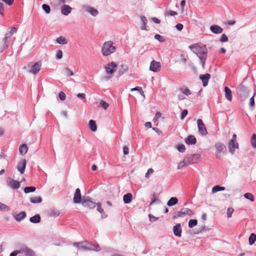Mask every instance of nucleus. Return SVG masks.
<instances>
[{"label":"nucleus","mask_w":256,"mask_h":256,"mask_svg":"<svg viewBox=\"0 0 256 256\" xmlns=\"http://www.w3.org/2000/svg\"><path fill=\"white\" fill-rule=\"evenodd\" d=\"M210 30L214 34H221L223 31L222 28L216 24H213L211 26L210 28Z\"/></svg>","instance_id":"dca6fc26"},{"label":"nucleus","mask_w":256,"mask_h":256,"mask_svg":"<svg viewBox=\"0 0 256 256\" xmlns=\"http://www.w3.org/2000/svg\"><path fill=\"white\" fill-rule=\"evenodd\" d=\"M189 48L199 58L204 66L207 57V49L206 46L196 44L190 46Z\"/></svg>","instance_id":"f257e3e1"},{"label":"nucleus","mask_w":256,"mask_h":256,"mask_svg":"<svg viewBox=\"0 0 256 256\" xmlns=\"http://www.w3.org/2000/svg\"><path fill=\"white\" fill-rule=\"evenodd\" d=\"M180 90L182 93H183L186 96H189L190 94H191L190 90L187 88H182L180 89Z\"/></svg>","instance_id":"de8ad7c7"},{"label":"nucleus","mask_w":256,"mask_h":256,"mask_svg":"<svg viewBox=\"0 0 256 256\" xmlns=\"http://www.w3.org/2000/svg\"><path fill=\"white\" fill-rule=\"evenodd\" d=\"M216 154L217 158H220L221 153H224L226 151L225 145L222 142H217L215 144Z\"/></svg>","instance_id":"0eeeda50"},{"label":"nucleus","mask_w":256,"mask_h":256,"mask_svg":"<svg viewBox=\"0 0 256 256\" xmlns=\"http://www.w3.org/2000/svg\"><path fill=\"white\" fill-rule=\"evenodd\" d=\"M178 202V199L176 197H172L167 202V206H172L176 205Z\"/></svg>","instance_id":"c85d7f7f"},{"label":"nucleus","mask_w":256,"mask_h":256,"mask_svg":"<svg viewBox=\"0 0 256 256\" xmlns=\"http://www.w3.org/2000/svg\"><path fill=\"white\" fill-rule=\"evenodd\" d=\"M248 240L249 244L250 245L254 244L256 240V234L254 233L251 234L249 237Z\"/></svg>","instance_id":"e433bc0d"},{"label":"nucleus","mask_w":256,"mask_h":256,"mask_svg":"<svg viewBox=\"0 0 256 256\" xmlns=\"http://www.w3.org/2000/svg\"><path fill=\"white\" fill-rule=\"evenodd\" d=\"M225 190V188L220 186H215L212 188V193H215L218 192L222 191Z\"/></svg>","instance_id":"f704fd0d"},{"label":"nucleus","mask_w":256,"mask_h":256,"mask_svg":"<svg viewBox=\"0 0 256 256\" xmlns=\"http://www.w3.org/2000/svg\"><path fill=\"white\" fill-rule=\"evenodd\" d=\"M128 70V67L126 66H122V70H120L119 73L120 74H122L124 72Z\"/></svg>","instance_id":"864d4df0"},{"label":"nucleus","mask_w":256,"mask_h":256,"mask_svg":"<svg viewBox=\"0 0 256 256\" xmlns=\"http://www.w3.org/2000/svg\"><path fill=\"white\" fill-rule=\"evenodd\" d=\"M82 195L80 190L78 188L76 190L73 198L74 202L75 204H80L82 202Z\"/></svg>","instance_id":"f8f14e48"},{"label":"nucleus","mask_w":256,"mask_h":256,"mask_svg":"<svg viewBox=\"0 0 256 256\" xmlns=\"http://www.w3.org/2000/svg\"><path fill=\"white\" fill-rule=\"evenodd\" d=\"M150 199H151V202H150V205H152L156 202H158V203L160 202V200L156 198V194L155 193H154L152 195Z\"/></svg>","instance_id":"4c0bfd02"},{"label":"nucleus","mask_w":256,"mask_h":256,"mask_svg":"<svg viewBox=\"0 0 256 256\" xmlns=\"http://www.w3.org/2000/svg\"><path fill=\"white\" fill-rule=\"evenodd\" d=\"M199 78L202 81L203 86H206L208 84V80L210 78V75L209 74H200Z\"/></svg>","instance_id":"a211bd4d"},{"label":"nucleus","mask_w":256,"mask_h":256,"mask_svg":"<svg viewBox=\"0 0 256 256\" xmlns=\"http://www.w3.org/2000/svg\"><path fill=\"white\" fill-rule=\"evenodd\" d=\"M83 206L88 207L90 208H94L96 205L95 202L92 200L90 196H84L81 203Z\"/></svg>","instance_id":"423d86ee"},{"label":"nucleus","mask_w":256,"mask_h":256,"mask_svg":"<svg viewBox=\"0 0 256 256\" xmlns=\"http://www.w3.org/2000/svg\"><path fill=\"white\" fill-rule=\"evenodd\" d=\"M154 37L155 39L158 40L160 42H164L165 40L164 38L158 34H155Z\"/></svg>","instance_id":"09e8293b"},{"label":"nucleus","mask_w":256,"mask_h":256,"mask_svg":"<svg viewBox=\"0 0 256 256\" xmlns=\"http://www.w3.org/2000/svg\"><path fill=\"white\" fill-rule=\"evenodd\" d=\"M234 210L232 208H228L227 210V217L230 218L232 216V214L233 213Z\"/></svg>","instance_id":"5fc2aeb1"},{"label":"nucleus","mask_w":256,"mask_h":256,"mask_svg":"<svg viewBox=\"0 0 256 256\" xmlns=\"http://www.w3.org/2000/svg\"><path fill=\"white\" fill-rule=\"evenodd\" d=\"M198 221L196 219H191L189 220L188 226L190 228H192L197 225Z\"/></svg>","instance_id":"ea45409f"},{"label":"nucleus","mask_w":256,"mask_h":256,"mask_svg":"<svg viewBox=\"0 0 256 256\" xmlns=\"http://www.w3.org/2000/svg\"><path fill=\"white\" fill-rule=\"evenodd\" d=\"M41 66V62H38L34 63V64L32 66V68L30 70V72L34 74H38L40 72Z\"/></svg>","instance_id":"4468645a"},{"label":"nucleus","mask_w":256,"mask_h":256,"mask_svg":"<svg viewBox=\"0 0 256 256\" xmlns=\"http://www.w3.org/2000/svg\"><path fill=\"white\" fill-rule=\"evenodd\" d=\"M60 212L56 210H53L51 211L50 215L54 217H57L59 216Z\"/></svg>","instance_id":"8fccbe9b"},{"label":"nucleus","mask_w":256,"mask_h":256,"mask_svg":"<svg viewBox=\"0 0 256 256\" xmlns=\"http://www.w3.org/2000/svg\"><path fill=\"white\" fill-rule=\"evenodd\" d=\"M0 210L3 212H8L10 210L8 206L0 202Z\"/></svg>","instance_id":"c03bdc74"},{"label":"nucleus","mask_w":256,"mask_h":256,"mask_svg":"<svg viewBox=\"0 0 256 256\" xmlns=\"http://www.w3.org/2000/svg\"><path fill=\"white\" fill-rule=\"evenodd\" d=\"M8 186L12 189V190H18L20 186V182L16 180H14L12 178L8 179Z\"/></svg>","instance_id":"2eb2a0df"},{"label":"nucleus","mask_w":256,"mask_h":256,"mask_svg":"<svg viewBox=\"0 0 256 256\" xmlns=\"http://www.w3.org/2000/svg\"><path fill=\"white\" fill-rule=\"evenodd\" d=\"M56 42L60 44H68V40L63 36L58 37L56 40Z\"/></svg>","instance_id":"2f4dec72"},{"label":"nucleus","mask_w":256,"mask_h":256,"mask_svg":"<svg viewBox=\"0 0 256 256\" xmlns=\"http://www.w3.org/2000/svg\"><path fill=\"white\" fill-rule=\"evenodd\" d=\"M100 106L104 109L106 110L108 106V104H107L105 101L103 100H101L100 101Z\"/></svg>","instance_id":"3c124183"},{"label":"nucleus","mask_w":256,"mask_h":256,"mask_svg":"<svg viewBox=\"0 0 256 256\" xmlns=\"http://www.w3.org/2000/svg\"><path fill=\"white\" fill-rule=\"evenodd\" d=\"M72 10V8L69 5L67 4H64L60 8L61 12L64 16L68 15V14L71 12Z\"/></svg>","instance_id":"6ab92c4d"},{"label":"nucleus","mask_w":256,"mask_h":256,"mask_svg":"<svg viewBox=\"0 0 256 256\" xmlns=\"http://www.w3.org/2000/svg\"><path fill=\"white\" fill-rule=\"evenodd\" d=\"M148 216L150 218V220L152 222H154L158 219V218H156L152 214H150Z\"/></svg>","instance_id":"e2e57ef3"},{"label":"nucleus","mask_w":256,"mask_h":256,"mask_svg":"<svg viewBox=\"0 0 256 256\" xmlns=\"http://www.w3.org/2000/svg\"><path fill=\"white\" fill-rule=\"evenodd\" d=\"M116 67L117 64L114 62H112L111 63L107 64V66L104 68L106 74H113L116 72Z\"/></svg>","instance_id":"9d476101"},{"label":"nucleus","mask_w":256,"mask_h":256,"mask_svg":"<svg viewBox=\"0 0 256 256\" xmlns=\"http://www.w3.org/2000/svg\"><path fill=\"white\" fill-rule=\"evenodd\" d=\"M96 206L97 210L101 214L102 218H106L108 215L105 213L104 210L102 208L101 204L100 202H98L96 204Z\"/></svg>","instance_id":"cd10ccee"},{"label":"nucleus","mask_w":256,"mask_h":256,"mask_svg":"<svg viewBox=\"0 0 256 256\" xmlns=\"http://www.w3.org/2000/svg\"><path fill=\"white\" fill-rule=\"evenodd\" d=\"M220 41L222 42H224L228 41V38L227 36L225 34H222L221 36V38L220 39Z\"/></svg>","instance_id":"bf43d9fd"},{"label":"nucleus","mask_w":256,"mask_h":256,"mask_svg":"<svg viewBox=\"0 0 256 256\" xmlns=\"http://www.w3.org/2000/svg\"><path fill=\"white\" fill-rule=\"evenodd\" d=\"M250 144L254 148H256V134H253L250 139Z\"/></svg>","instance_id":"58836bf2"},{"label":"nucleus","mask_w":256,"mask_h":256,"mask_svg":"<svg viewBox=\"0 0 256 256\" xmlns=\"http://www.w3.org/2000/svg\"><path fill=\"white\" fill-rule=\"evenodd\" d=\"M17 30V29L14 27H12L10 31L7 32L5 34V37L8 38L10 39L13 34L16 32Z\"/></svg>","instance_id":"72a5a7b5"},{"label":"nucleus","mask_w":256,"mask_h":256,"mask_svg":"<svg viewBox=\"0 0 256 256\" xmlns=\"http://www.w3.org/2000/svg\"><path fill=\"white\" fill-rule=\"evenodd\" d=\"M132 200V195L131 193H127L123 196V201L125 204L130 203Z\"/></svg>","instance_id":"b1692460"},{"label":"nucleus","mask_w":256,"mask_h":256,"mask_svg":"<svg viewBox=\"0 0 256 256\" xmlns=\"http://www.w3.org/2000/svg\"><path fill=\"white\" fill-rule=\"evenodd\" d=\"M254 96L255 94L254 93L252 95V96L250 98V106L251 107H254V106L255 103H254Z\"/></svg>","instance_id":"6e6d98bb"},{"label":"nucleus","mask_w":256,"mask_h":256,"mask_svg":"<svg viewBox=\"0 0 256 256\" xmlns=\"http://www.w3.org/2000/svg\"><path fill=\"white\" fill-rule=\"evenodd\" d=\"M174 234L175 236L180 237L182 236V227L180 224H177L173 228Z\"/></svg>","instance_id":"f3484780"},{"label":"nucleus","mask_w":256,"mask_h":256,"mask_svg":"<svg viewBox=\"0 0 256 256\" xmlns=\"http://www.w3.org/2000/svg\"><path fill=\"white\" fill-rule=\"evenodd\" d=\"M84 8L85 11L90 14L92 16H96L98 14V10L92 7L86 6L84 7Z\"/></svg>","instance_id":"aec40b11"},{"label":"nucleus","mask_w":256,"mask_h":256,"mask_svg":"<svg viewBox=\"0 0 256 256\" xmlns=\"http://www.w3.org/2000/svg\"><path fill=\"white\" fill-rule=\"evenodd\" d=\"M200 158V155L198 154H188L185 156L186 160L189 165L196 163Z\"/></svg>","instance_id":"39448f33"},{"label":"nucleus","mask_w":256,"mask_h":256,"mask_svg":"<svg viewBox=\"0 0 256 256\" xmlns=\"http://www.w3.org/2000/svg\"><path fill=\"white\" fill-rule=\"evenodd\" d=\"M186 144L188 145H194L196 143V139L193 135H189L184 140Z\"/></svg>","instance_id":"4be33fe9"},{"label":"nucleus","mask_w":256,"mask_h":256,"mask_svg":"<svg viewBox=\"0 0 256 256\" xmlns=\"http://www.w3.org/2000/svg\"><path fill=\"white\" fill-rule=\"evenodd\" d=\"M26 164V159H22L17 165V170L19 172L22 174L24 172Z\"/></svg>","instance_id":"ddd939ff"},{"label":"nucleus","mask_w":256,"mask_h":256,"mask_svg":"<svg viewBox=\"0 0 256 256\" xmlns=\"http://www.w3.org/2000/svg\"><path fill=\"white\" fill-rule=\"evenodd\" d=\"M58 96H59V98L61 100H65L66 99V94H65L62 92V91H60L59 94H58Z\"/></svg>","instance_id":"13d9d810"},{"label":"nucleus","mask_w":256,"mask_h":256,"mask_svg":"<svg viewBox=\"0 0 256 256\" xmlns=\"http://www.w3.org/2000/svg\"><path fill=\"white\" fill-rule=\"evenodd\" d=\"M189 165L188 164V162L186 160L185 158H184V160L182 162H180L178 165V169L180 170L182 168L185 166H186Z\"/></svg>","instance_id":"a19ab883"},{"label":"nucleus","mask_w":256,"mask_h":256,"mask_svg":"<svg viewBox=\"0 0 256 256\" xmlns=\"http://www.w3.org/2000/svg\"><path fill=\"white\" fill-rule=\"evenodd\" d=\"M36 190V188L34 186H26L24 188V192L26 194H28L30 192H34Z\"/></svg>","instance_id":"c9c22d12"},{"label":"nucleus","mask_w":256,"mask_h":256,"mask_svg":"<svg viewBox=\"0 0 256 256\" xmlns=\"http://www.w3.org/2000/svg\"><path fill=\"white\" fill-rule=\"evenodd\" d=\"M82 243L84 244L80 246V250H82L99 252L100 250V246L98 244H94L86 240L82 242Z\"/></svg>","instance_id":"7ed1b4c3"},{"label":"nucleus","mask_w":256,"mask_h":256,"mask_svg":"<svg viewBox=\"0 0 256 256\" xmlns=\"http://www.w3.org/2000/svg\"><path fill=\"white\" fill-rule=\"evenodd\" d=\"M21 254L20 250H16L10 253V256H16L18 254Z\"/></svg>","instance_id":"338daca9"},{"label":"nucleus","mask_w":256,"mask_h":256,"mask_svg":"<svg viewBox=\"0 0 256 256\" xmlns=\"http://www.w3.org/2000/svg\"><path fill=\"white\" fill-rule=\"evenodd\" d=\"M30 202L33 204H38L42 202V198L40 196H32L30 198Z\"/></svg>","instance_id":"473e14b6"},{"label":"nucleus","mask_w":256,"mask_h":256,"mask_svg":"<svg viewBox=\"0 0 256 256\" xmlns=\"http://www.w3.org/2000/svg\"><path fill=\"white\" fill-rule=\"evenodd\" d=\"M188 114V110L186 109L183 110L180 114V119L184 120Z\"/></svg>","instance_id":"603ef678"},{"label":"nucleus","mask_w":256,"mask_h":256,"mask_svg":"<svg viewBox=\"0 0 256 256\" xmlns=\"http://www.w3.org/2000/svg\"><path fill=\"white\" fill-rule=\"evenodd\" d=\"M161 115H162V114L160 112H156V114L155 116L153 119V121L154 122H156L158 120V119L161 116Z\"/></svg>","instance_id":"0e129e2a"},{"label":"nucleus","mask_w":256,"mask_h":256,"mask_svg":"<svg viewBox=\"0 0 256 256\" xmlns=\"http://www.w3.org/2000/svg\"><path fill=\"white\" fill-rule=\"evenodd\" d=\"M123 153L124 155H127L129 153V148L127 146H124L123 148Z\"/></svg>","instance_id":"69168bd1"},{"label":"nucleus","mask_w":256,"mask_h":256,"mask_svg":"<svg viewBox=\"0 0 256 256\" xmlns=\"http://www.w3.org/2000/svg\"><path fill=\"white\" fill-rule=\"evenodd\" d=\"M229 151L233 154L236 148H238V144L236 141H230L228 144Z\"/></svg>","instance_id":"412c9836"},{"label":"nucleus","mask_w":256,"mask_h":256,"mask_svg":"<svg viewBox=\"0 0 256 256\" xmlns=\"http://www.w3.org/2000/svg\"><path fill=\"white\" fill-rule=\"evenodd\" d=\"M177 14H178L177 12L174 11V10H170L168 11L165 14L166 16L168 15V16H174Z\"/></svg>","instance_id":"4d7b16f0"},{"label":"nucleus","mask_w":256,"mask_h":256,"mask_svg":"<svg viewBox=\"0 0 256 256\" xmlns=\"http://www.w3.org/2000/svg\"><path fill=\"white\" fill-rule=\"evenodd\" d=\"M28 148L26 144H22L19 148V152L20 154L24 156L28 152Z\"/></svg>","instance_id":"7c9ffc66"},{"label":"nucleus","mask_w":256,"mask_h":256,"mask_svg":"<svg viewBox=\"0 0 256 256\" xmlns=\"http://www.w3.org/2000/svg\"><path fill=\"white\" fill-rule=\"evenodd\" d=\"M62 52L61 50H58L56 54V58L58 60H60L62 58Z\"/></svg>","instance_id":"052dcab7"},{"label":"nucleus","mask_w":256,"mask_h":256,"mask_svg":"<svg viewBox=\"0 0 256 256\" xmlns=\"http://www.w3.org/2000/svg\"><path fill=\"white\" fill-rule=\"evenodd\" d=\"M10 39L8 38H7L6 37H5L3 39V46L2 47V50H5L6 48L8 47V44H9V40Z\"/></svg>","instance_id":"79ce46f5"},{"label":"nucleus","mask_w":256,"mask_h":256,"mask_svg":"<svg viewBox=\"0 0 256 256\" xmlns=\"http://www.w3.org/2000/svg\"><path fill=\"white\" fill-rule=\"evenodd\" d=\"M66 74L68 76H72L74 74V72L70 68H66Z\"/></svg>","instance_id":"774afa93"},{"label":"nucleus","mask_w":256,"mask_h":256,"mask_svg":"<svg viewBox=\"0 0 256 256\" xmlns=\"http://www.w3.org/2000/svg\"><path fill=\"white\" fill-rule=\"evenodd\" d=\"M244 197L248 200H249L250 202H254V200L253 195L250 192H246L244 194Z\"/></svg>","instance_id":"a18cd8bd"},{"label":"nucleus","mask_w":256,"mask_h":256,"mask_svg":"<svg viewBox=\"0 0 256 256\" xmlns=\"http://www.w3.org/2000/svg\"><path fill=\"white\" fill-rule=\"evenodd\" d=\"M41 218L40 214H36L30 218V221L33 224H38L40 222Z\"/></svg>","instance_id":"bb28decb"},{"label":"nucleus","mask_w":256,"mask_h":256,"mask_svg":"<svg viewBox=\"0 0 256 256\" xmlns=\"http://www.w3.org/2000/svg\"><path fill=\"white\" fill-rule=\"evenodd\" d=\"M250 90L246 86L240 84L239 87L238 94L242 100H245L249 96Z\"/></svg>","instance_id":"20e7f679"},{"label":"nucleus","mask_w":256,"mask_h":256,"mask_svg":"<svg viewBox=\"0 0 256 256\" xmlns=\"http://www.w3.org/2000/svg\"><path fill=\"white\" fill-rule=\"evenodd\" d=\"M42 8L46 14H48L50 12V6L47 4H43L42 5Z\"/></svg>","instance_id":"49530a36"},{"label":"nucleus","mask_w":256,"mask_h":256,"mask_svg":"<svg viewBox=\"0 0 256 256\" xmlns=\"http://www.w3.org/2000/svg\"><path fill=\"white\" fill-rule=\"evenodd\" d=\"M116 50V47L113 46L112 41L105 42L102 48V52L104 56H108L114 53Z\"/></svg>","instance_id":"f03ea898"},{"label":"nucleus","mask_w":256,"mask_h":256,"mask_svg":"<svg viewBox=\"0 0 256 256\" xmlns=\"http://www.w3.org/2000/svg\"><path fill=\"white\" fill-rule=\"evenodd\" d=\"M176 148L180 152H184L186 150V148L184 144H180L176 146Z\"/></svg>","instance_id":"37998d69"},{"label":"nucleus","mask_w":256,"mask_h":256,"mask_svg":"<svg viewBox=\"0 0 256 256\" xmlns=\"http://www.w3.org/2000/svg\"><path fill=\"white\" fill-rule=\"evenodd\" d=\"M224 91L225 92V96L226 98L230 101H231L232 100V91L228 86H225Z\"/></svg>","instance_id":"a878e982"},{"label":"nucleus","mask_w":256,"mask_h":256,"mask_svg":"<svg viewBox=\"0 0 256 256\" xmlns=\"http://www.w3.org/2000/svg\"><path fill=\"white\" fill-rule=\"evenodd\" d=\"M131 90L132 91H134V90H136V91H138L141 94L142 93H144V92L142 90V89L141 87H140V86H136L134 88H132L131 89Z\"/></svg>","instance_id":"680f3d73"},{"label":"nucleus","mask_w":256,"mask_h":256,"mask_svg":"<svg viewBox=\"0 0 256 256\" xmlns=\"http://www.w3.org/2000/svg\"><path fill=\"white\" fill-rule=\"evenodd\" d=\"M88 125H89V127H90V130L92 132H95L96 131V130H97V126H96V122L94 120H90L89 121Z\"/></svg>","instance_id":"c756f323"},{"label":"nucleus","mask_w":256,"mask_h":256,"mask_svg":"<svg viewBox=\"0 0 256 256\" xmlns=\"http://www.w3.org/2000/svg\"><path fill=\"white\" fill-rule=\"evenodd\" d=\"M26 216V212H21L19 214L13 215V216L16 222H20L23 219H24Z\"/></svg>","instance_id":"5701e85b"},{"label":"nucleus","mask_w":256,"mask_h":256,"mask_svg":"<svg viewBox=\"0 0 256 256\" xmlns=\"http://www.w3.org/2000/svg\"><path fill=\"white\" fill-rule=\"evenodd\" d=\"M160 66L161 64L160 62L153 60L150 64V70L153 72H157L160 70Z\"/></svg>","instance_id":"9b49d317"},{"label":"nucleus","mask_w":256,"mask_h":256,"mask_svg":"<svg viewBox=\"0 0 256 256\" xmlns=\"http://www.w3.org/2000/svg\"><path fill=\"white\" fill-rule=\"evenodd\" d=\"M197 124L198 132L202 136H206L208 134V132L202 119L197 120Z\"/></svg>","instance_id":"6e6552de"},{"label":"nucleus","mask_w":256,"mask_h":256,"mask_svg":"<svg viewBox=\"0 0 256 256\" xmlns=\"http://www.w3.org/2000/svg\"><path fill=\"white\" fill-rule=\"evenodd\" d=\"M186 216V208H182L180 211L176 213V214L173 216V218L175 219L178 218H184Z\"/></svg>","instance_id":"393cba45"},{"label":"nucleus","mask_w":256,"mask_h":256,"mask_svg":"<svg viewBox=\"0 0 256 256\" xmlns=\"http://www.w3.org/2000/svg\"><path fill=\"white\" fill-rule=\"evenodd\" d=\"M21 254H24L26 256H35L34 252L24 245L20 246Z\"/></svg>","instance_id":"1a4fd4ad"}]
</instances>
